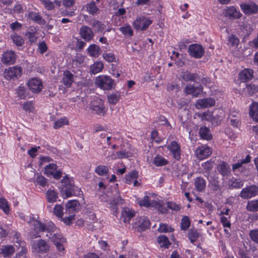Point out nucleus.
Returning <instances> with one entry per match:
<instances>
[{
    "mask_svg": "<svg viewBox=\"0 0 258 258\" xmlns=\"http://www.w3.org/2000/svg\"><path fill=\"white\" fill-rule=\"evenodd\" d=\"M22 70L21 67H13L6 69L4 72V77L7 80H16L22 74Z\"/></svg>",
    "mask_w": 258,
    "mask_h": 258,
    "instance_id": "nucleus-5",
    "label": "nucleus"
},
{
    "mask_svg": "<svg viewBox=\"0 0 258 258\" xmlns=\"http://www.w3.org/2000/svg\"><path fill=\"white\" fill-rule=\"evenodd\" d=\"M108 168L104 165H99L96 167L95 171L99 175L103 176L107 174L108 172Z\"/></svg>",
    "mask_w": 258,
    "mask_h": 258,
    "instance_id": "nucleus-47",
    "label": "nucleus"
},
{
    "mask_svg": "<svg viewBox=\"0 0 258 258\" xmlns=\"http://www.w3.org/2000/svg\"><path fill=\"white\" fill-rule=\"evenodd\" d=\"M137 224L138 226L139 231H145L150 228V222L145 216L141 217L137 219Z\"/></svg>",
    "mask_w": 258,
    "mask_h": 258,
    "instance_id": "nucleus-21",
    "label": "nucleus"
},
{
    "mask_svg": "<svg viewBox=\"0 0 258 258\" xmlns=\"http://www.w3.org/2000/svg\"><path fill=\"white\" fill-rule=\"evenodd\" d=\"M11 37L14 44L17 46H21L24 43V40L23 38L19 35L17 34L11 35Z\"/></svg>",
    "mask_w": 258,
    "mask_h": 258,
    "instance_id": "nucleus-46",
    "label": "nucleus"
},
{
    "mask_svg": "<svg viewBox=\"0 0 258 258\" xmlns=\"http://www.w3.org/2000/svg\"><path fill=\"white\" fill-rule=\"evenodd\" d=\"M16 59V55L14 51L10 50L3 53L2 57V61L5 64H13Z\"/></svg>",
    "mask_w": 258,
    "mask_h": 258,
    "instance_id": "nucleus-19",
    "label": "nucleus"
},
{
    "mask_svg": "<svg viewBox=\"0 0 258 258\" xmlns=\"http://www.w3.org/2000/svg\"><path fill=\"white\" fill-rule=\"evenodd\" d=\"M209 182L213 190H218L220 189V186L219 185V181L218 177L214 176L211 177L209 179Z\"/></svg>",
    "mask_w": 258,
    "mask_h": 258,
    "instance_id": "nucleus-43",
    "label": "nucleus"
},
{
    "mask_svg": "<svg viewBox=\"0 0 258 258\" xmlns=\"http://www.w3.org/2000/svg\"><path fill=\"white\" fill-rule=\"evenodd\" d=\"M190 221L189 217L184 216L181 220L180 229L182 230H187L190 226Z\"/></svg>",
    "mask_w": 258,
    "mask_h": 258,
    "instance_id": "nucleus-41",
    "label": "nucleus"
},
{
    "mask_svg": "<svg viewBox=\"0 0 258 258\" xmlns=\"http://www.w3.org/2000/svg\"><path fill=\"white\" fill-rule=\"evenodd\" d=\"M44 173L48 177L52 176L54 172L56 170L57 166L55 164L51 163L46 165Z\"/></svg>",
    "mask_w": 258,
    "mask_h": 258,
    "instance_id": "nucleus-37",
    "label": "nucleus"
},
{
    "mask_svg": "<svg viewBox=\"0 0 258 258\" xmlns=\"http://www.w3.org/2000/svg\"><path fill=\"white\" fill-rule=\"evenodd\" d=\"M160 0H137L136 4L137 6H142L144 5L151 6L158 3Z\"/></svg>",
    "mask_w": 258,
    "mask_h": 258,
    "instance_id": "nucleus-51",
    "label": "nucleus"
},
{
    "mask_svg": "<svg viewBox=\"0 0 258 258\" xmlns=\"http://www.w3.org/2000/svg\"><path fill=\"white\" fill-rule=\"evenodd\" d=\"M258 192V187L255 185L248 186L241 191L239 196L244 199H248L256 196Z\"/></svg>",
    "mask_w": 258,
    "mask_h": 258,
    "instance_id": "nucleus-7",
    "label": "nucleus"
},
{
    "mask_svg": "<svg viewBox=\"0 0 258 258\" xmlns=\"http://www.w3.org/2000/svg\"><path fill=\"white\" fill-rule=\"evenodd\" d=\"M92 26L98 32H101L104 29V25L97 20H95L93 21Z\"/></svg>",
    "mask_w": 258,
    "mask_h": 258,
    "instance_id": "nucleus-54",
    "label": "nucleus"
},
{
    "mask_svg": "<svg viewBox=\"0 0 258 258\" xmlns=\"http://www.w3.org/2000/svg\"><path fill=\"white\" fill-rule=\"evenodd\" d=\"M132 156V153L125 151H121L117 152L116 153V158L121 159Z\"/></svg>",
    "mask_w": 258,
    "mask_h": 258,
    "instance_id": "nucleus-60",
    "label": "nucleus"
},
{
    "mask_svg": "<svg viewBox=\"0 0 258 258\" xmlns=\"http://www.w3.org/2000/svg\"><path fill=\"white\" fill-rule=\"evenodd\" d=\"M74 81V75L68 70L63 72L62 83L67 88H70Z\"/></svg>",
    "mask_w": 258,
    "mask_h": 258,
    "instance_id": "nucleus-20",
    "label": "nucleus"
},
{
    "mask_svg": "<svg viewBox=\"0 0 258 258\" xmlns=\"http://www.w3.org/2000/svg\"><path fill=\"white\" fill-rule=\"evenodd\" d=\"M67 124H68V121L66 118H61L54 122L53 127L55 129H57Z\"/></svg>",
    "mask_w": 258,
    "mask_h": 258,
    "instance_id": "nucleus-55",
    "label": "nucleus"
},
{
    "mask_svg": "<svg viewBox=\"0 0 258 258\" xmlns=\"http://www.w3.org/2000/svg\"><path fill=\"white\" fill-rule=\"evenodd\" d=\"M57 249L59 251L64 250L63 244L66 242V239L60 233H54L51 236L50 238Z\"/></svg>",
    "mask_w": 258,
    "mask_h": 258,
    "instance_id": "nucleus-8",
    "label": "nucleus"
},
{
    "mask_svg": "<svg viewBox=\"0 0 258 258\" xmlns=\"http://www.w3.org/2000/svg\"><path fill=\"white\" fill-rule=\"evenodd\" d=\"M54 214L58 218H61L63 214V208L61 205H56L53 209Z\"/></svg>",
    "mask_w": 258,
    "mask_h": 258,
    "instance_id": "nucleus-56",
    "label": "nucleus"
},
{
    "mask_svg": "<svg viewBox=\"0 0 258 258\" xmlns=\"http://www.w3.org/2000/svg\"><path fill=\"white\" fill-rule=\"evenodd\" d=\"M35 181L42 186H45L47 184V179L42 175H38L35 180Z\"/></svg>",
    "mask_w": 258,
    "mask_h": 258,
    "instance_id": "nucleus-64",
    "label": "nucleus"
},
{
    "mask_svg": "<svg viewBox=\"0 0 258 258\" xmlns=\"http://www.w3.org/2000/svg\"><path fill=\"white\" fill-rule=\"evenodd\" d=\"M215 104V101L212 98L199 99L197 102V105L202 108L212 107L214 106Z\"/></svg>",
    "mask_w": 258,
    "mask_h": 258,
    "instance_id": "nucleus-27",
    "label": "nucleus"
},
{
    "mask_svg": "<svg viewBox=\"0 0 258 258\" xmlns=\"http://www.w3.org/2000/svg\"><path fill=\"white\" fill-rule=\"evenodd\" d=\"M243 185V182L239 179H231L229 183V187L232 188H240Z\"/></svg>",
    "mask_w": 258,
    "mask_h": 258,
    "instance_id": "nucleus-39",
    "label": "nucleus"
},
{
    "mask_svg": "<svg viewBox=\"0 0 258 258\" xmlns=\"http://www.w3.org/2000/svg\"><path fill=\"white\" fill-rule=\"evenodd\" d=\"M28 18L38 24L45 25L46 24V21L43 19L42 17L35 12H30L28 13Z\"/></svg>",
    "mask_w": 258,
    "mask_h": 258,
    "instance_id": "nucleus-26",
    "label": "nucleus"
},
{
    "mask_svg": "<svg viewBox=\"0 0 258 258\" xmlns=\"http://www.w3.org/2000/svg\"><path fill=\"white\" fill-rule=\"evenodd\" d=\"M230 217V216H229L228 217L224 216H221L220 218L221 222L222 223L224 227L230 228L231 227V223L229 220Z\"/></svg>",
    "mask_w": 258,
    "mask_h": 258,
    "instance_id": "nucleus-63",
    "label": "nucleus"
},
{
    "mask_svg": "<svg viewBox=\"0 0 258 258\" xmlns=\"http://www.w3.org/2000/svg\"><path fill=\"white\" fill-rule=\"evenodd\" d=\"M87 50L88 54L92 57H98L101 53L100 47L95 44H91Z\"/></svg>",
    "mask_w": 258,
    "mask_h": 258,
    "instance_id": "nucleus-28",
    "label": "nucleus"
},
{
    "mask_svg": "<svg viewBox=\"0 0 258 258\" xmlns=\"http://www.w3.org/2000/svg\"><path fill=\"white\" fill-rule=\"evenodd\" d=\"M28 86L30 90L33 93L39 92L42 89L41 81L37 78H33L29 80Z\"/></svg>",
    "mask_w": 258,
    "mask_h": 258,
    "instance_id": "nucleus-16",
    "label": "nucleus"
},
{
    "mask_svg": "<svg viewBox=\"0 0 258 258\" xmlns=\"http://www.w3.org/2000/svg\"><path fill=\"white\" fill-rule=\"evenodd\" d=\"M149 197L148 196H145L143 200L139 201L138 203L139 205L141 207L144 206L145 207H150V202L149 201Z\"/></svg>",
    "mask_w": 258,
    "mask_h": 258,
    "instance_id": "nucleus-62",
    "label": "nucleus"
},
{
    "mask_svg": "<svg viewBox=\"0 0 258 258\" xmlns=\"http://www.w3.org/2000/svg\"><path fill=\"white\" fill-rule=\"evenodd\" d=\"M189 55L195 58H201L204 54V49L202 45L198 44H192L188 48Z\"/></svg>",
    "mask_w": 258,
    "mask_h": 258,
    "instance_id": "nucleus-9",
    "label": "nucleus"
},
{
    "mask_svg": "<svg viewBox=\"0 0 258 258\" xmlns=\"http://www.w3.org/2000/svg\"><path fill=\"white\" fill-rule=\"evenodd\" d=\"M180 77L185 82H196L200 79L198 74L197 73H191L188 71H182Z\"/></svg>",
    "mask_w": 258,
    "mask_h": 258,
    "instance_id": "nucleus-14",
    "label": "nucleus"
},
{
    "mask_svg": "<svg viewBox=\"0 0 258 258\" xmlns=\"http://www.w3.org/2000/svg\"><path fill=\"white\" fill-rule=\"evenodd\" d=\"M240 8L243 13L247 15L256 14L258 11V6L254 3L241 4Z\"/></svg>",
    "mask_w": 258,
    "mask_h": 258,
    "instance_id": "nucleus-12",
    "label": "nucleus"
},
{
    "mask_svg": "<svg viewBox=\"0 0 258 258\" xmlns=\"http://www.w3.org/2000/svg\"><path fill=\"white\" fill-rule=\"evenodd\" d=\"M239 78L243 82L250 80L253 76V72L250 69H245L239 73Z\"/></svg>",
    "mask_w": 258,
    "mask_h": 258,
    "instance_id": "nucleus-25",
    "label": "nucleus"
},
{
    "mask_svg": "<svg viewBox=\"0 0 258 258\" xmlns=\"http://www.w3.org/2000/svg\"><path fill=\"white\" fill-rule=\"evenodd\" d=\"M249 115L255 121L258 122V103H253L251 105Z\"/></svg>",
    "mask_w": 258,
    "mask_h": 258,
    "instance_id": "nucleus-31",
    "label": "nucleus"
},
{
    "mask_svg": "<svg viewBox=\"0 0 258 258\" xmlns=\"http://www.w3.org/2000/svg\"><path fill=\"white\" fill-rule=\"evenodd\" d=\"M245 91L249 96H252L254 93L258 91V87L252 84H246Z\"/></svg>",
    "mask_w": 258,
    "mask_h": 258,
    "instance_id": "nucleus-48",
    "label": "nucleus"
},
{
    "mask_svg": "<svg viewBox=\"0 0 258 258\" xmlns=\"http://www.w3.org/2000/svg\"><path fill=\"white\" fill-rule=\"evenodd\" d=\"M32 31H28L25 33V36L29 39L31 43L35 42L37 39V37L35 36L36 31L31 29Z\"/></svg>",
    "mask_w": 258,
    "mask_h": 258,
    "instance_id": "nucleus-52",
    "label": "nucleus"
},
{
    "mask_svg": "<svg viewBox=\"0 0 258 258\" xmlns=\"http://www.w3.org/2000/svg\"><path fill=\"white\" fill-rule=\"evenodd\" d=\"M80 204L76 200H72L68 202L66 205V213L73 214L79 210Z\"/></svg>",
    "mask_w": 258,
    "mask_h": 258,
    "instance_id": "nucleus-22",
    "label": "nucleus"
},
{
    "mask_svg": "<svg viewBox=\"0 0 258 258\" xmlns=\"http://www.w3.org/2000/svg\"><path fill=\"white\" fill-rule=\"evenodd\" d=\"M79 33L81 37L87 41L91 40L94 37V33L92 29L87 26H84L80 28Z\"/></svg>",
    "mask_w": 258,
    "mask_h": 258,
    "instance_id": "nucleus-17",
    "label": "nucleus"
},
{
    "mask_svg": "<svg viewBox=\"0 0 258 258\" xmlns=\"http://www.w3.org/2000/svg\"><path fill=\"white\" fill-rule=\"evenodd\" d=\"M199 134L203 139L210 140L212 138L210 129L206 126L201 127Z\"/></svg>",
    "mask_w": 258,
    "mask_h": 258,
    "instance_id": "nucleus-32",
    "label": "nucleus"
},
{
    "mask_svg": "<svg viewBox=\"0 0 258 258\" xmlns=\"http://www.w3.org/2000/svg\"><path fill=\"white\" fill-rule=\"evenodd\" d=\"M167 148L172 153L175 159L178 160L180 159V147L176 141L171 142L170 144L168 146Z\"/></svg>",
    "mask_w": 258,
    "mask_h": 258,
    "instance_id": "nucleus-13",
    "label": "nucleus"
},
{
    "mask_svg": "<svg viewBox=\"0 0 258 258\" xmlns=\"http://www.w3.org/2000/svg\"><path fill=\"white\" fill-rule=\"evenodd\" d=\"M219 110H215L214 111L208 113H204L203 117L205 120L210 121L213 126H217L221 123L222 117L221 115L222 112L218 113Z\"/></svg>",
    "mask_w": 258,
    "mask_h": 258,
    "instance_id": "nucleus-4",
    "label": "nucleus"
},
{
    "mask_svg": "<svg viewBox=\"0 0 258 258\" xmlns=\"http://www.w3.org/2000/svg\"><path fill=\"white\" fill-rule=\"evenodd\" d=\"M187 236L190 242L194 243L199 237L200 234L197 229L191 228L188 230Z\"/></svg>",
    "mask_w": 258,
    "mask_h": 258,
    "instance_id": "nucleus-38",
    "label": "nucleus"
},
{
    "mask_svg": "<svg viewBox=\"0 0 258 258\" xmlns=\"http://www.w3.org/2000/svg\"><path fill=\"white\" fill-rule=\"evenodd\" d=\"M86 7L87 12L92 15L96 14L99 11V9L96 7L95 2L94 1H91L87 4Z\"/></svg>",
    "mask_w": 258,
    "mask_h": 258,
    "instance_id": "nucleus-34",
    "label": "nucleus"
},
{
    "mask_svg": "<svg viewBox=\"0 0 258 258\" xmlns=\"http://www.w3.org/2000/svg\"><path fill=\"white\" fill-rule=\"evenodd\" d=\"M95 85L103 90H111L112 88L113 81L108 76L102 75L97 77L95 79Z\"/></svg>",
    "mask_w": 258,
    "mask_h": 258,
    "instance_id": "nucleus-3",
    "label": "nucleus"
},
{
    "mask_svg": "<svg viewBox=\"0 0 258 258\" xmlns=\"http://www.w3.org/2000/svg\"><path fill=\"white\" fill-rule=\"evenodd\" d=\"M28 223L31 228L30 234L32 239L40 237V233L44 232L45 224L39 221L34 215L32 214L28 221Z\"/></svg>",
    "mask_w": 258,
    "mask_h": 258,
    "instance_id": "nucleus-2",
    "label": "nucleus"
},
{
    "mask_svg": "<svg viewBox=\"0 0 258 258\" xmlns=\"http://www.w3.org/2000/svg\"><path fill=\"white\" fill-rule=\"evenodd\" d=\"M48 202L53 203L56 201L58 197L57 193L54 190L48 189L46 194Z\"/></svg>",
    "mask_w": 258,
    "mask_h": 258,
    "instance_id": "nucleus-36",
    "label": "nucleus"
},
{
    "mask_svg": "<svg viewBox=\"0 0 258 258\" xmlns=\"http://www.w3.org/2000/svg\"><path fill=\"white\" fill-rule=\"evenodd\" d=\"M157 241L162 247L165 248H168L171 243L168 240V238L165 235H160L157 238Z\"/></svg>",
    "mask_w": 258,
    "mask_h": 258,
    "instance_id": "nucleus-33",
    "label": "nucleus"
},
{
    "mask_svg": "<svg viewBox=\"0 0 258 258\" xmlns=\"http://www.w3.org/2000/svg\"><path fill=\"white\" fill-rule=\"evenodd\" d=\"M184 90L186 94H190L195 97H197L203 92V87L201 85H199L198 87L189 85L186 86Z\"/></svg>",
    "mask_w": 258,
    "mask_h": 258,
    "instance_id": "nucleus-18",
    "label": "nucleus"
},
{
    "mask_svg": "<svg viewBox=\"0 0 258 258\" xmlns=\"http://www.w3.org/2000/svg\"><path fill=\"white\" fill-rule=\"evenodd\" d=\"M40 1L43 5L46 10L51 11L54 9V4L53 2L50 0H40Z\"/></svg>",
    "mask_w": 258,
    "mask_h": 258,
    "instance_id": "nucleus-53",
    "label": "nucleus"
},
{
    "mask_svg": "<svg viewBox=\"0 0 258 258\" xmlns=\"http://www.w3.org/2000/svg\"><path fill=\"white\" fill-rule=\"evenodd\" d=\"M45 227L44 232H47L46 236L50 238L51 236L53 234L52 233L55 231V227L53 223L49 224L48 225L45 224Z\"/></svg>",
    "mask_w": 258,
    "mask_h": 258,
    "instance_id": "nucleus-44",
    "label": "nucleus"
},
{
    "mask_svg": "<svg viewBox=\"0 0 258 258\" xmlns=\"http://www.w3.org/2000/svg\"><path fill=\"white\" fill-rule=\"evenodd\" d=\"M246 209L250 212L258 211V200L249 201L246 206Z\"/></svg>",
    "mask_w": 258,
    "mask_h": 258,
    "instance_id": "nucleus-42",
    "label": "nucleus"
},
{
    "mask_svg": "<svg viewBox=\"0 0 258 258\" xmlns=\"http://www.w3.org/2000/svg\"><path fill=\"white\" fill-rule=\"evenodd\" d=\"M153 163L157 166H161L167 165L168 162L164 158L157 156L154 159Z\"/></svg>",
    "mask_w": 258,
    "mask_h": 258,
    "instance_id": "nucleus-40",
    "label": "nucleus"
},
{
    "mask_svg": "<svg viewBox=\"0 0 258 258\" xmlns=\"http://www.w3.org/2000/svg\"><path fill=\"white\" fill-rule=\"evenodd\" d=\"M116 192H117V195L115 197H114V210H115V212H116V209L115 208V205L122 206L124 203V200L121 198L118 191L116 190Z\"/></svg>",
    "mask_w": 258,
    "mask_h": 258,
    "instance_id": "nucleus-49",
    "label": "nucleus"
},
{
    "mask_svg": "<svg viewBox=\"0 0 258 258\" xmlns=\"http://www.w3.org/2000/svg\"><path fill=\"white\" fill-rule=\"evenodd\" d=\"M103 68V64L102 62L98 61L95 62L90 67V72L93 74L99 73Z\"/></svg>",
    "mask_w": 258,
    "mask_h": 258,
    "instance_id": "nucleus-35",
    "label": "nucleus"
},
{
    "mask_svg": "<svg viewBox=\"0 0 258 258\" xmlns=\"http://www.w3.org/2000/svg\"><path fill=\"white\" fill-rule=\"evenodd\" d=\"M158 230L160 232H168L172 231L173 229L171 227L168 226L167 224H161L158 228Z\"/></svg>",
    "mask_w": 258,
    "mask_h": 258,
    "instance_id": "nucleus-58",
    "label": "nucleus"
},
{
    "mask_svg": "<svg viewBox=\"0 0 258 258\" xmlns=\"http://www.w3.org/2000/svg\"><path fill=\"white\" fill-rule=\"evenodd\" d=\"M119 29L125 36H132L133 35V31L129 25L120 27Z\"/></svg>",
    "mask_w": 258,
    "mask_h": 258,
    "instance_id": "nucleus-50",
    "label": "nucleus"
},
{
    "mask_svg": "<svg viewBox=\"0 0 258 258\" xmlns=\"http://www.w3.org/2000/svg\"><path fill=\"white\" fill-rule=\"evenodd\" d=\"M218 171L223 176L229 174L231 169L229 165L225 162H222L217 166Z\"/></svg>",
    "mask_w": 258,
    "mask_h": 258,
    "instance_id": "nucleus-29",
    "label": "nucleus"
},
{
    "mask_svg": "<svg viewBox=\"0 0 258 258\" xmlns=\"http://www.w3.org/2000/svg\"><path fill=\"white\" fill-rule=\"evenodd\" d=\"M135 216V211L128 208H124L121 211V218L124 223L129 222L130 220Z\"/></svg>",
    "mask_w": 258,
    "mask_h": 258,
    "instance_id": "nucleus-24",
    "label": "nucleus"
},
{
    "mask_svg": "<svg viewBox=\"0 0 258 258\" xmlns=\"http://www.w3.org/2000/svg\"><path fill=\"white\" fill-rule=\"evenodd\" d=\"M224 15L230 19H238L241 17L242 14L233 7H227L223 12Z\"/></svg>",
    "mask_w": 258,
    "mask_h": 258,
    "instance_id": "nucleus-11",
    "label": "nucleus"
},
{
    "mask_svg": "<svg viewBox=\"0 0 258 258\" xmlns=\"http://www.w3.org/2000/svg\"><path fill=\"white\" fill-rule=\"evenodd\" d=\"M206 185V180L202 177H198L195 179V185L197 189L199 191H203Z\"/></svg>",
    "mask_w": 258,
    "mask_h": 258,
    "instance_id": "nucleus-30",
    "label": "nucleus"
},
{
    "mask_svg": "<svg viewBox=\"0 0 258 258\" xmlns=\"http://www.w3.org/2000/svg\"><path fill=\"white\" fill-rule=\"evenodd\" d=\"M0 209H2L6 214H9L10 208L8 202L4 198H0Z\"/></svg>",
    "mask_w": 258,
    "mask_h": 258,
    "instance_id": "nucleus-45",
    "label": "nucleus"
},
{
    "mask_svg": "<svg viewBox=\"0 0 258 258\" xmlns=\"http://www.w3.org/2000/svg\"><path fill=\"white\" fill-rule=\"evenodd\" d=\"M249 235L251 240L258 244V229L250 230Z\"/></svg>",
    "mask_w": 258,
    "mask_h": 258,
    "instance_id": "nucleus-59",
    "label": "nucleus"
},
{
    "mask_svg": "<svg viewBox=\"0 0 258 258\" xmlns=\"http://www.w3.org/2000/svg\"><path fill=\"white\" fill-rule=\"evenodd\" d=\"M91 108L93 112L99 115L103 114L104 112V106L101 100L93 102L91 105Z\"/></svg>",
    "mask_w": 258,
    "mask_h": 258,
    "instance_id": "nucleus-23",
    "label": "nucleus"
},
{
    "mask_svg": "<svg viewBox=\"0 0 258 258\" xmlns=\"http://www.w3.org/2000/svg\"><path fill=\"white\" fill-rule=\"evenodd\" d=\"M152 23V21L145 16L137 18L134 21L133 26L137 30H146Z\"/></svg>",
    "mask_w": 258,
    "mask_h": 258,
    "instance_id": "nucleus-6",
    "label": "nucleus"
},
{
    "mask_svg": "<svg viewBox=\"0 0 258 258\" xmlns=\"http://www.w3.org/2000/svg\"><path fill=\"white\" fill-rule=\"evenodd\" d=\"M60 193L63 198L75 195L76 190L74 181L67 175L63 177L61 180Z\"/></svg>",
    "mask_w": 258,
    "mask_h": 258,
    "instance_id": "nucleus-1",
    "label": "nucleus"
},
{
    "mask_svg": "<svg viewBox=\"0 0 258 258\" xmlns=\"http://www.w3.org/2000/svg\"><path fill=\"white\" fill-rule=\"evenodd\" d=\"M38 51L41 54H43L48 49L47 44L44 41L38 43Z\"/></svg>",
    "mask_w": 258,
    "mask_h": 258,
    "instance_id": "nucleus-61",
    "label": "nucleus"
},
{
    "mask_svg": "<svg viewBox=\"0 0 258 258\" xmlns=\"http://www.w3.org/2000/svg\"><path fill=\"white\" fill-rule=\"evenodd\" d=\"M214 165V161L211 160L202 164V167L207 171H211Z\"/></svg>",
    "mask_w": 258,
    "mask_h": 258,
    "instance_id": "nucleus-57",
    "label": "nucleus"
},
{
    "mask_svg": "<svg viewBox=\"0 0 258 258\" xmlns=\"http://www.w3.org/2000/svg\"><path fill=\"white\" fill-rule=\"evenodd\" d=\"M212 149L210 147L202 145L196 149L195 153L198 159L203 160L208 157L212 154Z\"/></svg>",
    "mask_w": 258,
    "mask_h": 258,
    "instance_id": "nucleus-10",
    "label": "nucleus"
},
{
    "mask_svg": "<svg viewBox=\"0 0 258 258\" xmlns=\"http://www.w3.org/2000/svg\"><path fill=\"white\" fill-rule=\"evenodd\" d=\"M33 248L37 252L46 253L49 249V246L45 240L40 239L34 242Z\"/></svg>",
    "mask_w": 258,
    "mask_h": 258,
    "instance_id": "nucleus-15",
    "label": "nucleus"
}]
</instances>
